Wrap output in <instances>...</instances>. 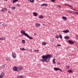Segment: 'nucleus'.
<instances>
[{
  "instance_id": "f257e3e1",
  "label": "nucleus",
  "mask_w": 78,
  "mask_h": 78,
  "mask_svg": "<svg viewBox=\"0 0 78 78\" xmlns=\"http://www.w3.org/2000/svg\"><path fill=\"white\" fill-rule=\"evenodd\" d=\"M51 58V56L50 55H48L45 56H42V58L43 59H41V61H42V62H44L46 61V62H48V61H49V59Z\"/></svg>"
},
{
  "instance_id": "f03ea898",
  "label": "nucleus",
  "mask_w": 78,
  "mask_h": 78,
  "mask_svg": "<svg viewBox=\"0 0 78 78\" xmlns=\"http://www.w3.org/2000/svg\"><path fill=\"white\" fill-rule=\"evenodd\" d=\"M23 67H20L19 68H17L16 66H14L12 69L13 71H16V72H20L21 70H23Z\"/></svg>"
},
{
  "instance_id": "7ed1b4c3",
  "label": "nucleus",
  "mask_w": 78,
  "mask_h": 78,
  "mask_svg": "<svg viewBox=\"0 0 78 78\" xmlns=\"http://www.w3.org/2000/svg\"><path fill=\"white\" fill-rule=\"evenodd\" d=\"M20 32L21 33L23 34V35H24V36H26L27 34L25 33V31L24 30H21Z\"/></svg>"
},
{
  "instance_id": "20e7f679",
  "label": "nucleus",
  "mask_w": 78,
  "mask_h": 78,
  "mask_svg": "<svg viewBox=\"0 0 78 78\" xmlns=\"http://www.w3.org/2000/svg\"><path fill=\"white\" fill-rule=\"evenodd\" d=\"M54 69L55 71H56L57 70H59L60 71H61V72L62 71L61 69H60L59 68H54Z\"/></svg>"
},
{
  "instance_id": "39448f33",
  "label": "nucleus",
  "mask_w": 78,
  "mask_h": 78,
  "mask_svg": "<svg viewBox=\"0 0 78 78\" xmlns=\"http://www.w3.org/2000/svg\"><path fill=\"white\" fill-rule=\"evenodd\" d=\"M12 56L13 58H15L16 56V54L14 52H12Z\"/></svg>"
},
{
  "instance_id": "423d86ee",
  "label": "nucleus",
  "mask_w": 78,
  "mask_h": 78,
  "mask_svg": "<svg viewBox=\"0 0 78 78\" xmlns=\"http://www.w3.org/2000/svg\"><path fill=\"white\" fill-rule=\"evenodd\" d=\"M7 11V9L6 8H3L1 10V11L2 12H5V11Z\"/></svg>"
},
{
  "instance_id": "0eeeda50",
  "label": "nucleus",
  "mask_w": 78,
  "mask_h": 78,
  "mask_svg": "<svg viewBox=\"0 0 78 78\" xmlns=\"http://www.w3.org/2000/svg\"><path fill=\"white\" fill-rule=\"evenodd\" d=\"M68 42H69V44H73L74 43V42L71 40L68 41Z\"/></svg>"
},
{
  "instance_id": "6e6552de",
  "label": "nucleus",
  "mask_w": 78,
  "mask_h": 78,
  "mask_svg": "<svg viewBox=\"0 0 78 78\" xmlns=\"http://www.w3.org/2000/svg\"><path fill=\"white\" fill-rule=\"evenodd\" d=\"M62 19H63L64 20H67V17L65 16H63L62 18Z\"/></svg>"
},
{
  "instance_id": "1a4fd4ad",
  "label": "nucleus",
  "mask_w": 78,
  "mask_h": 78,
  "mask_svg": "<svg viewBox=\"0 0 78 78\" xmlns=\"http://www.w3.org/2000/svg\"><path fill=\"white\" fill-rule=\"evenodd\" d=\"M2 27H8V24H5L4 23L2 24Z\"/></svg>"
},
{
  "instance_id": "9d476101",
  "label": "nucleus",
  "mask_w": 78,
  "mask_h": 78,
  "mask_svg": "<svg viewBox=\"0 0 78 78\" xmlns=\"http://www.w3.org/2000/svg\"><path fill=\"white\" fill-rule=\"evenodd\" d=\"M26 36H27V37H28V38H30V39H33V38H32V37L29 36V35H28V34H27V35H26Z\"/></svg>"
},
{
  "instance_id": "9b49d317",
  "label": "nucleus",
  "mask_w": 78,
  "mask_h": 78,
  "mask_svg": "<svg viewBox=\"0 0 78 78\" xmlns=\"http://www.w3.org/2000/svg\"><path fill=\"white\" fill-rule=\"evenodd\" d=\"M69 30H66L64 31H63L62 32H63V33H69Z\"/></svg>"
},
{
  "instance_id": "f8f14e48",
  "label": "nucleus",
  "mask_w": 78,
  "mask_h": 78,
  "mask_svg": "<svg viewBox=\"0 0 78 78\" xmlns=\"http://www.w3.org/2000/svg\"><path fill=\"white\" fill-rule=\"evenodd\" d=\"M0 40H1V41H2V40H5V37H2L0 38Z\"/></svg>"
},
{
  "instance_id": "ddd939ff",
  "label": "nucleus",
  "mask_w": 78,
  "mask_h": 78,
  "mask_svg": "<svg viewBox=\"0 0 78 78\" xmlns=\"http://www.w3.org/2000/svg\"><path fill=\"white\" fill-rule=\"evenodd\" d=\"M33 14H34V16H37V14L36 12H34L33 13Z\"/></svg>"
},
{
  "instance_id": "4468645a",
  "label": "nucleus",
  "mask_w": 78,
  "mask_h": 78,
  "mask_svg": "<svg viewBox=\"0 0 78 78\" xmlns=\"http://www.w3.org/2000/svg\"><path fill=\"white\" fill-rule=\"evenodd\" d=\"M40 25H41V24H39V23H35V26H36V27H40Z\"/></svg>"
},
{
  "instance_id": "2eb2a0df",
  "label": "nucleus",
  "mask_w": 78,
  "mask_h": 78,
  "mask_svg": "<svg viewBox=\"0 0 78 78\" xmlns=\"http://www.w3.org/2000/svg\"><path fill=\"white\" fill-rule=\"evenodd\" d=\"M23 76L21 75L17 77V78H24Z\"/></svg>"
},
{
  "instance_id": "dca6fc26",
  "label": "nucleus",
  "mask_w": 78,
  "mask_h": 78,
  "mask_svg": "<svg viewBox=\"0 0 78 78\" xmlns=\"http://www.w3.org/2000/svg\"><path fill=\"white\" fill-rule=\"evenodd\" d=\"M28 1L32 3H34V0H28Z\"/></svg>"
},
{
  "instance_id": "f3484780",
  "label": "nucleus",
  "mask_w": 78,
  "mask_h": 78,
  "mask_svg": "<svg viewBox=\"0 0 78 78\" xmlns=\"http://www.w3.org/2000/svg\"><path fill=\"white\" fill-rule=\"evenodd\" d=\"M12 10H14L16 9V7H11Z\"/></svg>"
},
{
  "instance_id": "a211bd4d",
  "label": "nucleus",
  "mask_w": 78,
  "mask_h": 78,
  "mask_svg": "<svg viewBox=\"0 0 78 78\" xmlns=\"http://www.w3.org/2000/svg\"><path fill=\"white\" fill-rule=\"evenodd\" d=\"M0 76H2V77H3V76H5V73H2L0 75Z\"/></svg>"
},
{
  "instance_id": "6ab92c4d",
  "label": "nucleus",
  "mask_w": 78,
  "mask_h": 78,
  "mask_svg": "<svg viewBox=\"0 0 78 78\" xmlns=\"http://www.w3.org/2000/svg\"><path fill=\"white\" fill-rule=\"evenodd\" d=\"M64 38L65 39H69V37L68 36H66V37H65Z\"/></svg>"
},
{
  "instance_id": "aec40b11",
  "label": "nucleus",
  "mask_w": 78,
  "mask_h": 78,
  "mask_svg": "<svg viewBox=\"0 0 78 78\" xmlns=\"http://www.w3.org/2000/svg\"><path fill=\"white\" fill-rule=\"evenodd\" d=\"M65 5L66 6H69L70 7H71V8H73V6H71V5H69L67 4H65Z\"/></svg>"
},
{
  "instance_id": "412c9836",
  "label": "nucleus",
  "mask_w": 78,
  "mask_h": 78,
  "mask_svg": "<svg viewBox=\"0 0 78 78\" xmlns=\"http://www.w3.org/2000/svg\"><path fill=\"white\" fill-rule=\"evenodd\" d=\"M65 5L66 6H69L70 7H71V8H73V6H71V5H69L67 4H65Z\"/></svg>"
},
{
  "instance_id": "4be33fe9",
  "label": "nucleus",
  "mask_w": 78,
  "mask_h": 78,
  "mask_svg": "<svg viewBox=\"0 0 78 78\" xmlns=\"http://www.w3.org/2000/svg\"><path fill=\"white\" fill-rule=\"evenodd\" d=\"M39 18L40 19H43V18H44V16L42 15H40L39 16Z\"/></svg>"
},
{
  "instance_id": "5701e85b",
  "label": "nucleus",
  "mask_w": 78,
  "mask_h": 78,
  "mask_svg": "<svg viewBox=\"0 0 78 78\" xmlns=\"http://www.w3.org/2000/svg\"><path fill=\"white\" fill-rule=\"evenodd\" d=\"M47 43L44 42H42V45H45Z\"/></svg>"
},
{
  "instance_id": "b1692460",
  "label": "nucleus",
  "mask_w": 78,
  "mask_h": 78,
  "mask_svg": "<svg viewBox=\"0 0 78 78\" xmlns=\"http://www.w3.org/2000/svg\"><path fill=\"white\" fill-rule=\"evenodd\" d=\"M20 50L23 51V50H27L26 49H25V48H20Z\"/></svg>"
},
{
  "instance_id": "393cba45",
  "label": "nucleus",
  "mask_w": 78,
  "mask_h": 78,
  "mask_svg": "<svg viewBox=\"0 0 78 78\" xmlns=\"http://www.w3.org/2000/svg\"><path fill=\"white\" fill-rule=\"evenodd\" d=\"M48 5L47 4H43L41 5V6H47Z\"/></svg>"
},
{
  "instance_id": "a878e982",
  "label": "nucleus",
  "mask_w": 78,
  "mask_h": 78,
  "mask_svg": "<svg viewBox=\"0 0 78 78\" xmlns=\"http://www.w3.org/2000/svg\"><path fill=\"white\" fill-rule=\"evenodd\" d=\"M6 59L7 61H11V58H7Z\"/></svg>"
},
{
  "instance_id": "bb28decb",
  "label": "nucleus",
  "mask_w": 78,
  "mask_h": 78,
  "mask_svg": "<svg viewBox=\"0 0 78 78\" xmlns=\"http://www.w3.org/2000/svg\"><path fill=\"white\" fill-rule=\"evenodd\" d=\"M55 59L54 58L53 60V64H56V62H55Z\"/></svg>"
},
{
  "instance_id": "cd10ccee",
  "label": "nucleus",
  "mask_w": 78,
  "mask_h": 78,
  "mask_svg": "<svg viewBox=\"0 0 78 78\" xmlns=\"http://www.w3.org/2000/svg\"><path fill=\"white\" fill-rule=\"evenodd\" d=\"M67 72H69V73H71V72H72V71L71 69H70L69 70H68Z\"/></svg>"
},
{
  "instance_id": "c85d7f7f",
  "label": "nucleus",
  "mask_w": 78,
  "mask_h": 78,
  "mask_svg": "<svg viewBox=\"0 0 78 78\" xmlns=\"http://www.w3.org/2000/svg\"><path fill=\"white\" fill-rule=\"evenodd\" d=\"M22 42L23 44H25V41L24 40H22Z\"/></svg>"
},
{
  "instance_id": "c756f323",
  "label": "nucleus",
  "mask_w": 78,
  "mask_h": 78,
  "mask_svg": "<svg viewBox=\"0 0 78 78\" xmlns=\"http://www.w3.org/2000/svg\"><path fill=\"white\" fill-rule=\"evenodd\" d=\"M66 69H69L70 66H66Z\"/></svg>"
},
{
  "instance_id": "7c9ffc66",
  "label": "nucleus",
  "mask_w": 78,
  "mask_h": 78,
  "mask_svg": "<svg viewBox=\"0 0 78 78\" xmlns=\"http://www.w3.org/2000/svg\"><path fill=\"white\" fill-rule=\"evenodd\" d=\"M56 47H61V45L60 44H58L57 46H56Z\"/></svg>"
},
{
  "instance_id": "2f4dec72",
  "label": "nucleus",
  "mask_w": 78,
  "mask_h": 78,
  "mask_svg": "<svg viewBox=\"0 0 78 78\" xmlns=\"http://www.w3.org/2000/svg\"><path fill=\"white\" fill-rule=\"evenodd\" d=\"M39 50H34V51L36 52V51H37V52H38V51H39Z\"/></svg>"
},
{
  "instance_id": "473e14b6",
  "label": "nucleus",
  "mask_w": 78,
  "mask_h": 78,
  "mask_svg": "<svg viewBox=\"0 0 78 78\" xmlns=\"http://www.w3.org/2000/svg\"><path fill=\"white\" fill-rule=\"evenodd\" d=\"M56 38L58 39V38H59V36L58 35H57L56 36Z\"/></svg>"
},
{
  "instance_id": "72a5a7b5",
  "label": "nucleus",
  "mask_w": 78,
  "mask_h": 78,
  "mask_svg": "<svg viewBox=\"0 0 78 78\" xmlns=\"http://www.w3.org/2000/svg\"><path fill=\"white\" fill-rule=\"evenodd\" d=\"M59 37L61 39H62V36L61 35H59Z\"/></svg>"
},
{
  "instance_id": "f704fd0d",
  "label": "nucleus",
  "mask_w": 78,
  "mask_h": 78,
  "mask_svg": "<svg viewBox=\"0 0 78 78\" xmlns=\"http://www.w3.org/2000/svg\"><path fill=\"white\" fill-rule=\"evenodd\" d=\"M52 2H55V0H51Z\"/></svg>"
},
{
  "instance_id": "c9c22d12",
  "label": "nucleus",
  "mask_w": 78,
  "mask_h": 78,
  "mask_svg": "<svg viewBox=\"0 0 78 78\" xmlns=\"http://www.w3.org/2000/svg\"><path fill=\"white\" fill-rule=\"evenodd\" d=\"M57 6H58V7H59V8H61V6H60V5H58Z\"/></svg>"
},
{
  "instance_id": "e433bc0d",
  "label": "nucleus",
  "mask_w": 78,
  "mask_h": 78,
  "mask_svg": "<svg viewBox=\"0 0 78 78\" xmlns=\"http://www.w3.org/2000/svg\"><path fill=\"white\" fill-rule=\"evenodd\" d=\"M73 9V11H77V10H76V9Z\"/></svg>"
},
{
  "instance_id": "4c0bfd02",
  "label": "nucleus",
  "mask_w": 78,
  "mask_h": 78,
  "mask_svg": "<svg viewBox=\"0 0 78 78\" xmlns=\"http://www.w3.org/2000/svg\"><path fill=\"white\" fill-rule=\"evenodd\" d=\"M17 6H20V5H19V4H17Z\"/></svg>"
},
{
  "instance_id": "58836bf2",
  "label": "nucleus",
  "mask_w": 78,
  "mask_h": 78,
  "mask_svg": "<svg viewBox=\"0 0 78 78\" xmlns=\"http://www.w3.org/2000/svg\"><path fill=\"white\" fill-rule=\"evenodd\" d=\"M75 13L78 15V12H75Z\"/></svg>"
},
{
  "instance_id": "ea45409f",
  "label": "nucleus",
  "mask_w": 78,
  "mask_h": 78,
  "mask_svg": "<svg viewBox=\"0 0 78 78\" xmlns=\"http://www.w3.org/2000/svg\"><path fill=\"white\" fill-rule=\"evenodd\" d=\"M0 78H3V77L2 76H0Z\"/></svg>"
},
{
  "instance_id": "a19ab883",
  "label": "nucleus",
  "mask_w": 78,
  "mask_h": 78,
  "mask_svg": "<svg viewBox=\"0 0 78 78\" xmlns=\"http://www.w3.org/2000/svg\"><path fill=\"white\" fill-rule=\"evenodd\" d=\"M8 12L9 13H11V12H10V11Z\"/></svg>"
},
{
  "instance_id": "79ce46f5",
  "label": "nucleus",
  "mask_w": 78,
  "mask_h": 78,
  "mask_svg": "<svg viewBox=\"0 0 78 78\" xmlns=\"http://www.w3.org/2000/svg\"><path fill=\"white\" fill-rule=\"evenodd\" d=\"M70 13H72V12H69Z\"/></svg>"
},
{
  "instance_id": "37998d69",
  "label": "nucleus",
  "mask_w": 78,
  "mask_h": 78,
  "mask_svg": "<svg viewBox=\"0 0 78 78\" xmlns=\"http://www.w3.org/2000/svg\"><path fill=\"white\" fill-rule=\"evenodd\" d=\"M34 35H35V36H36V34H34Z\"/></svg>"
},
{
  "instance_id": "c03bdc74",
  "label": "nucleus",
  "mask_w": 78,
  "mask_h": 78,
  "mask_svg": "<svg viewBox=\"0 0 78 78\" xmlns=\"http://www.w3.org/2000/svg\"><path fill=\"white\" fill-rule=\"evenodd\" d=\"M70 9H73L70 8Z\"/></svg>"
},
{
  "instance_id": "a18cd8bd",
  "label": "nucleus",
  "mask_w": 78,
  "mask_h": 78,
  "mask_svg": "<svg viewBox=\"0 0 78 78\" xmlns=\"http://www.w3.org/2000/svg\"><path fill=\"white\" fill-rule=\"evenodd\" d=\"M70 9H73L70 8Z\"/></svg>"
},
{
  "instance_id": "49530a36",
  "label": "nucleus",
  "mask_w": 78,
  "mask_h": 78,
  "mask_svg": "<svg viewBox=\"0 0 78 78\" xmlns=\"http://www.w3.org/2000/svg\"><path fill=\"white\" fill-rule=\"evenodd\" d=\"M5 1H7L8 0H5Z\"/></svg>"
},
{
  "instance_id": "de8ad7c7",
  "label": "nucleus",
  "mask_w": 78,
  "mask_h": 78,
  "mask_svg": "<svg viewBox=\"0 0 78 78\" xmlns=\"http://www.w3.org/2000/svg\"><path fill=\"white\" fill-rule=\"evenodd\" d=\"M76 37H77V36L76 35Z\"/></svg>"
},
{
  "instance_id": "09e8293b",
  "label": "nucleus",
  "mask_w": 78,
  "mask_h": 78,
  "mask_svg": "<svg viewBox=\"0 0 78 78\" xmlns=\"http://www.w3.org/2000/svg\"><path fill=\"white\" fill-rule=\"evenodd\" d=\"M1 26H2V25H1Z\"/></svg>"
},
{
  "instance_id": "8fccbe9b",
  "label": "nucleus",
  "mask_w": 78,
  "mask_h": 78,
  "mask_svg": "<svg viewBox=\"0 0 78 78\" xmlns=\"http://www.w3.org/2000/svg\"><path fill=\"white\" fill-rule=\"evenodd\" d=\"M77 39H78V38H77Z\"/></svg>"
},
{
  "instance_id": "3c124183",
  "label": "nucleus",
  "mask_w": 78,
  "mask_h": 78,
  "mask_svg": "<svg viewBox=\"0 0 78 78\" xmlns=\"http://www.w3.org/2000/svg\"><path fill=\"white\" fill-rule=\"evenodd\" d=\"M27 51H28V50H27Z\"/></svg>"
}]
</instances>
